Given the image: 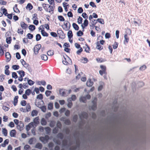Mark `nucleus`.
Listing matches in <instances>:
<instances>
[{
  "mask_svg": "<svg viewBox=\"0 0 150 150\" xmlns=\"http://www.w3.org/2000/svg\"><path fill=\"white\" fill-rule=\"evenodd\" d=\"M28 83L30 86L33 85L35 83V82L31 79H29L27 78Z\"/></svg>",
  "mask_w": 150,
  "mask_h": 150,
  "instance_id": "obj_32",
  "label": "nucleus"
},
{
  "mask_svg": "<svg viewBox=\"0 0 150 150\" xmlns=\"http://www.w3.org/2000/svg\"><path fill=\"white\" fill-rule=\"evenodd\" d=\"M75 140L74 141H70L69 143V146H70L73 144H75V145L72 146L71 147L69 148L70 150H76L77 149H79L80 146V142L76 139V135L74 136Z\"/></svg>",
  "mask_w": 150,
  "mask_h": 150,
  "instance_id": "obj_1",
  "label": "nucleus"
},
{
  "mask_svg": "<svg viewBox=\"0 0 150 150\" xmlns=\"http://www.w3.org/2000/svg\"><path fill=\"white\" fill-rule=\"evenodd\" d=\"M47 122L44 118H42L41 119V123L42 125H45L47 124Z\"/></svg>",
  "mask_w": 150,
  "mask_h": 150,
  "instance_id": "obj_34",
  "label": "nucleus"
},
{
  "mask_svg": "<svg viewBox=\"0 0 150 150\" xmlns=\"http://www.w3.org/2000/svg\"><path fill=\"white\" fill-rule=\"evenodd\" d=\"M16 134V131L15 129L11 130L10 132V135L11 137H14Z\"/></svg>",
  "mask_w": 150,
  "mask_h": 150,
  "instance_id": "obj_16",
  "label": "nucleus"
},
{
  "mask_svg": "<svg viewBox=\"0 0 150 150\" xmlns=\"http://www.w3.org/2000/svg\"><path fill=\"white\" fill-rule=\"evenodd\" d=\"M31 93V91L29 89H27L25 92V94L27 96H29Z\"/></svg>",
  "mask_w": 150,
  "mask_h": 150,
  "instance_id": "obj_42",
  "label": "nucleus"
},
{
  "mask_svg": "<svg viewBox=\"0 0 150 150\" xmlns=\"http://www.w3.org/2000/svg\"><path fill=\"white\" fill-rule=\"evenodd\" d=\"M41 47V45L40 44L36 45L34 48V52L35 54H37L39 50Z\"/></svg>",
  "mask_w": 150,
  "mask_h": 150,
  "instance_id": "obj_3",
  "label": "nucleus"
},
{
  "mask_svg": "<svg viewBox=\"0 0 150 150\" xmlns=\"http://www.w3.org/2000/svg\"><path fill=\"white\" fill-rule=\"evenodd\" d=\"M42 145L40 143H38L36 144L35 147L39 149H41L42 148Z\"/></svg>",
  "mask_w": 150,
  "mask_h": 150,
  "instance_id": "obj_21",
  "label": "nucleus"
},
{
  "mask_svg": "<svg viewBox=\"0 0 150 150\" xmlns=\"http://www.w3.org/2000/svg\"><path fill=\"white\" fill-rule=\"evenodd\" d=\"M36 141V139L35 137L31 138L29 140L28 143L30 144H32L34 142Z\"/></svg>",
  "mask_w": 150,
  "mask_h": 150,
  "instance_id": "obj_19",
  "label": "nucleus"
},
{
  "mask_svg": "<svg viewBox=\"0 0 150 150\" xmlns=\"http://www.w3.org/2000/svg\"><path fill=\"white\" fill-rule=\"evenodd\" d=\"M29 29L32 31H33L35 29V25H30L29 27Z\"/></svg>",
  "mask_w": 150,
  "mask_h": 150,
  "instance_id": "obj_30",
  "label": "nucleus"
},
{
  "mask_svg": "<svg viewBox=\"0 0 150 150\" xmlns=\"http://www.w3.org/2000/svg\"><path fill=\"white\" fill-rule=\"evenodd\" d=\"M146 68V65H144L142 66H141L139 68V70L140 71H144L145 70Z\"/></svg>",
  "mask_w": 150,
  "mask_h": 150,
  "instance_id": "obj_59",
  "label": "nucleus"
},
{
  "mask_svg": "<svg viewBox=\"0 0 150 150\" xmlns=\"http://www.w3.org/2000/svg\"><path fill=\"white\" fill-rule=\"evenodd\" d=\"M97 21L102 24H104V21L102 19L98 18L97 20Z\"/></svg>",
  "mask_w": 150,
  "mask_h": 150,
  "instance_id": "obj_48",
  "label": "nucleus"
},
{
  "mask_svg": "<svg viewBox=\"0 0 150 150\" xmlns=\"http://www.w3.org/2000/svg\"><path fill=\"white\" fill-rule=\"evenodd\" d=\"M118 43L117 42H115L114 44L112 45L113 48L114 49H116L118 47Z\"/></svg>",
  "mask_w": 150,
  "mask_h": 150,
  "instance_id": "obj_47",
  "label": "nucleus"
},
{
  "mask_svg": "<svg viewBox=\"0 0 150 150\" xmlns=\"http://www.w3.org/2000/svg\"><path fill=\"white\" fill-rule=\"evenodd\" d=\"M58 18L60 21H65V19L64 17L62 16H58Z\"/></svg>",
  "mask_w": 150,
  "mask_h": 150,
  "instance_id": "obj_38",
  "label": "nucleus"
},
{
  "mask_svg": "<svg viewBox=\"0 0 150 150\" xmlns=\"http://www.w3.org/2000/svg\"><path fill=\"white\" fill-rule=\"evenodd\" d=\"M92 105L90 106L91 109L95 110L97 108L96 100H93L92 101Z\"/></svg>",
  "mask_w": 150,
  "mask_h": 150,
  "instance_id": "obj_4",
  "label": "nucleus"
},
{
  "mask_svg": "<svg viewBox=\"0 0 150 150\" xmlns=\"http://www.w3.org/2000/svg\"><path fill=\"white\" fill-rule=\"evenodd\" d=\"M79 117L80 119L82 120V118L86 119L88 116V115L87 113L85 112H83L82 113L79 114Z\"/></svg>",
  "mask_w": 150,
  "mask_h": 150,
  "instance_id": "obj_6",
  "label": "nucleus"
},
{
  "mask_svg": "<svg viewBox=\"0 0 150 150\" xmlns=\"http://www.w3.org/2000/svg\"><path fill=\"white\" fill-rule=\"evenodd\" d=\"M67 101L68 102L67 105L68 107L69 108H71L73 105L71 101L70 100V99H68Z\"/></svg>",
  "mask_w": 150,
  "mask_h": 150,
  "instance_id": "obj_17",
  "label": "nucleus"
},
{
  "mask_svg": "<svg viewBox=\"0 0 150 150\" xmlns=\"http://www.w3.org/2000/svg\"><path fill=\"white\" fill-rule=\"evenodd\" d=\"M83 19L81 16H79L78 18L77 19V23L78 24H80L82 23V20Z\"/></svg>",
  "mask_w": 150,
  "mask_h": 150,
  "instance_id": "obj_39",
  "label": "nucleus"
},
{
  "mask_svg": "<svg viewBox=\"0 0 150 150\" xmlns=\"http://www.w3.org/2000/svg\"><path fill=\"white\" fill-rule=\"evenodd\" d=\"M32 19L33 20H38V18L37 17V14L34 13L33 15V18Z\"/></svg>",
  "mask_w": 150,
  "mask_h": 150,
  "instance_id": "obj_62",
  "label": "nucleus"
},
{
  "mask_svg": "<svg viewBox=\"0 0 150 150\" xmlns=\"http://www.w3.org/2000/svg\"><path fill=\"white\" fill-rule=\"evenodd\" d=\"M6 42L7 44H10L11 41V37L7 38H6Z\"/></svg>",
  "mask_w": 150,
  "mask_h": 150,
  "instance_id": "obj_41",
  "label": "nucleus"
},
{
  "mask_svg": "<svg viewBox=\"0 0 150 150\" xmlns=\"http://www.w3.org/2000/svg\"><path fill=\"white\" fill-rule=\"evenodd\" d=\"M51 93L52 92L51 91L47 90L45 92V94L47 97H48L50 95Z\"/></svg>",
  "mask_w": 150,
  "mask_h": 150,
  "instance_id": "obj_57",
  "label": "nucleus"
},
{
  "mask_svg": "<svg viewBox=\"0 0 150 150\" xmlns=\"http://www.w3.org/2000/svg\"><path fill=\"white\" fill-rule=\"evenodd\" d=\"M57 137L60 139H62L64 138V135L62 133H59L57 134Z\"/></svg>",
  "mask_w": 150,
  "mask_h": 150,
  "instance_id": "obj_35",
  "label": "nucleus"
},
{
  "mask_svg": "<svg viewBox=\"0 0 150 150\" xmlns=\"http://www.w3.org/2000/svg\"><path fill=\"white\" fill-rule=\"evenodd\" d=\"M27 38L29 39H31L33 38V34L30 33H28L27 34Z\"/></svg>",
  "mask_w": 150,
  "mask_h": 150,
  "instance_id": "obj_46",
  "label": "nucleus"
},
{
  "mask_svg": "<svg viewBox=\"0 0 150 150\" xmlns=\"http://www.w3.org/2000/svg\"><path fill=\"white\" fill-rule=\"evenodd\" d=\"M70 111L69 110H66L65 112V115L67 116V117H69L70 115Z\"/></svg>",
  "mask_w": 150,
  "mask_h": 150,
  "instance_id": "obj_53",
  "label": "nucleus"
},
{
  "mask_svg": "<svg viewBox=\"0 0 150 150\" xmlns=\"http://www.w3.org/2000/svg\"><path fill=\"white\" fill-rule=\"evenodd\" d=\"M57 34L59 35V37L62 39H64L65 37L64 33L61 30H58L57 31Z\"/></svg>",
  "mask_w": 150,
  "mask_h": 150,
  "instance_id": "obj_2",
  "label": "nucleus"
},
{
  "mask_svg": "<svg viewBox=\"0 0 150 150\" xmlns=\"http://www.w3.org/2000/svg\"><path fill=\"white\" fill-rule=\"evenodd\" d=\"M62 125L61 122L59 121H58L57 124V127L58 128L61 129L62 127Z\"/></svg>",
  "mask_w": 150,
  "mask_h": 150,
  "instance_id": "obj_58",
  "label": "nucleus"
},
{
  "mask_svg": "<svg viewBox=\"0 0 150 150\" xmlns=\"http://www.w3.org/2000/svg\"><path fill=\"white\" fill-rule=\"evenodd\" d=\"M26 109L27 112H28L30 110L31 107L29 104H28L27 105L26 107Z\"/></svg>",
  "mask_w": 150,
  "mask_h": 150,
  "instance_id": "obj_56",
  "label": "nucleus"
},
{
  "mask_svg": "<svg viewBox=\"0 0 150 150\" xmlns=\"http://www.w3.org/2000/svg\"><path fill=\"white\" fill-rule=\"evenodd\" d=\"M20 67L18 65H14L12 66V68L14 70H16L18 69Z\"/></svg>",
  "mask_w": 150,
  "mask_h": 150,
  "instance_id": "obj_45",
  "label": "nucleus"
},
{
  "mask_svg": "<svg viewBox=\"0 0 150 150\" xmlns=\"http://www.w3.org/2000/svg\"><path fill=\"white\" fill-rule=\"evenodd\" d=\"M93 84V82L90 79H89L86 82V86L88 87L91 86Z\"/></svg>",
  "mask_w": 150,
  "mask_h": 150,
  "instance_id": "obj_12",
  "label": "nucleus"
},
{
  "mask_svg": "<svg viewBox=\"0 0 150 150\" xmlns=\"http://www.w3.org/2000/svg\"><path fill=\"white\" fill-rule=\"evenodd\" d=\"M24 126V125L22 121H20L19 124L17 125V128L18 129L21 131L23 129Z\"/></svg>",
  "mask_w": 150,
  "mask_h": 150,
  "instance_id": "obj_8",
  "label": "nucleus"
},
{
  "mask_svg": "<svg viewBox=\"0 0 150 150\" xmlns=\"http://www.w3.org/2000/svg\"><path fill=\"white\" fill-rule=\"evenodd\" d=\"M41 38V37L40 34H37L35 36L36 40L37 41H38Z\"/></svg>",
  "mask_w": 150,
  "mask_h": 150,
  "instance_id": "obj_36",
  "label": "nucleus"
},
{
  "mask_svg": "<svg viewBox=\"0 0 150 150\" xmlns=\"http://www.w3.org/2000/svg\"><path fill=\"white\" fill-rule=\"evenodd\" d=\"M33 7V6L31 4L29 3L27 4V6L26 7V8L27 9L28 8L29 10L30 11L32 9Z\"/></svg>",
  "mask_w": 150,
  "mask_h": 150,
  "instance_id": "obj_25",
  "label": "nucleus"
},
{
  "mask_svg": "<svg viewBox=\"0 0 150 150\" xmlns=\"http://www.w3.org/2000/svg\"><path fill=\"white\" fill-rule=\"evenodd\" d=\"M12 78H14L15 79L17 78L18 77L17 74L15 72H12Z\"/></svg>",
  "mask_w": 150,
  "mask_h": 150,
  "instance_id": "obj_52",
  "label": "nucleus"
},
{
  "mask_svg": "<svg viewBox=\"0 0 150 150\" xmlns=\"http://www.w3.org/2000/svg\"><path fill=\"white\" fill-rule=\"evenodd\" d=\"M13 11L14 12L19 13L20 12V11L17 8V5L16 4L15 5L14 7L13 8Z\"/></svg>",
  "mask_w": 150,
  "mask_h": 150,
  "instance_id": "obj_20",
  "label": "nucleus"
},
{
  "mask_svg": "<svg viewBox=\"0 0 150 150\" xmlns=\"http://www.w3.org/2000/svg\"><path fill=\"white\" fill-rule=\"evenodd\" d=\"M59 91L60 94L61 96L65 97L67 96V90L60 89Z\"/></svg>",
  "mask_w": 150,
  "mask_h": 150,
  "instance_id": "obj_7",
  "label": "nucleus"
},
{
  "mask_svg": "<svg viewBox=\"0 0 150 150\" xmlns=\"http://www.w3.org/2000/svg\"><path fill=\"white\" fill-rule=\"evenodd\" d=\"M33 122H31L26 126V129L28 132L32 127H34Z\"/></svg>",
  "mask_w": 150,
  "mask_h": 150,
  "instance_id": "obj_9",
  "label": "nucleus"
},
{
  "mask_svg": "<svg viewBox=\"0 0 150 150\" xmlns=\"http://www.w3.org/2000/svg\"><path fill=\"white\" fill-rule=\"evenodd\" d=\"M17 72L18 73L20 76V77H23L25 75V72L23 70H20L17 71Z\"/></svg>",
  "mask_w": 150,
  "mask_h": 150,
  "instance_id": "obj_14",
  "label": "nucleus"
},
{
  "mask_svg": "<svg viewBox=\"0 0 150 150\" xmlns=\"http://www.w3.org/2000/svg\"><path fill=\"white\" fill-rule=\"evenodd\" d=\"M41 32V34L43 36H48L49 35L48 34L45 32L44 30H42Z\"/></svg>",
  "mask_w": 150,
  "mask_h": 150,
  "instance_id": "obj_27",
  "label": "nucleus"
},
{
  "mask_svg": "<svg viewBox=\"0 0 150 150\" xmlns=\"http://www.w3.org/2000/svg\"><path fill=\"white\" fill-rule=\"evenodd\" d=\"M96 44L97 45L96 48L99 50H101L103 48V47L100 45V43L98 42H97Z\"/></svg>",
  "mask_w": 150,
  "mask_h": 150,
  "instance_id": "obj_15",
  "label": "nucleus"
},
{
  "mask_svg": "<svg viewBox=\"0 0 150 150\" xmlns=\"http://www.w3.org/2000/svg\"><path fill=\"white\" fill-rule=\"evenodd\" d=\"M39 108H40L41 110L43 112H46V108L45 106H39L38 103L35 104Z\"/></svg>",
  "mask_w": 150,
  "mask_h": 150,
  "instance_id": "obj_11",
  "label": "nucleus"
},
{
  "mask_svg": "<svg viewBox=\"0 0 150 150\" xmlns=\"http://www.w3.org/2000/svg\"><path fill=\"white\" fill-rule=\"evenodd\" d=\"M76 96L75 95H72L71 98H69L68 99H70V100L71 101H74L76 99Z\"/></svg>",
  "mask_w": 150,
  "mask_h": 150,
  "instance_id": "obj_37",
  "label": "nucleus"
},
{
  "mask_svg": "<svg viewBox=\"0 0 150 150\" xmlns=\"http://www.w3.org/2000/svg\"><path fill=\"white\" fill-rule=\"evenodd\" d=\"M41 59L42 60L46 61L48 59V57L47 56L44 54H41L40 56Z\"/></svg>",
  "mask_w": 150,
  "mask_h": 150,
  "instance_id": "obj_23",
  "label": "nucleus"
},
{
  "mask_svg": "<svg viewBox=\"0 0 150 150\" xmlns=\"http://www.w3.org/2000/svg\"><path fill=\"white\" fill-rule=\"evenodd\" d=\"M36 98L40 100H42L43 99L42 94H40L38 95L37 96Z\"/></svg>",
  "mask_w": 150,
  "mask_h": 150,
  "instance_id": "obj_49",
  "label": "nucleus"
},
{
  "mask_svg": "<svg viewBox=\"0 0 150 150\" xmlns=\"http://www.w3.org/2000/svg\"><path fill=\"white\" fill-rule=\"evenodd\" d=\"M62 144L63 146L65 147L67 146L68 141L67 139H64L62 142Z\"/></svg>",
  "mask_w": 150,
  "mask_h": 150,
  "instance_id": "obj_28",
  "label": "nucleus"
},
{
  "mask_svg": "<svg viewBox=\"0 0 150 150\" xmlns=\"http://www.w3.org/2000/svg\"><path fill=\"white\" fill-rule=\"evenodd\" d=\"M124 37L125 39L124 42H125V41L127 43H128L129 41V38L127 35V34H125L124 35Z\"/></svg>",
  "mask_w": 150,
  "mask_h": 150,
  "instance_id": "obj_55",
  "label": "nucleus"
},
{
  "mask_svg": "<svg viewBox=\"0 0 150 150\" xmlns=\"http://www.w3.org/2000/svg\"><path fill=\"white\" fill-rule=\"evenodd\" d=\"M50 130L51 129L49 127H46L45 128V130L46 132V134H49L50 132Z\"/></svg>",
  "mask_w": 150,
  "mask_h": 150,
  "instance_id": "obj_61",
  "label": "nucleus"
},
{
  "mask_svg": "<svg viewBox=\"0 0 150 150\" xmlns=\"http://www.w3.org/2000/svg\"><path fill=\"white\" fill-rule=\"evenodd\" d=\"M56 122L54 121H52L50 122V126L51 127H53L56 125Z\"/></svg>",
  "mask_w": 150,
  "mask_h": 150,
  "instance_id": "obj_33",
  "label": "nucleus"
},
{
  "mask_svg": "<svg viewBox=\"0 0 150 150\" xmlns=\"http://www.w3.org/2000/svg\"><path fill=\"white\" fill-rule=\"evenodd\" d=\"M38 113L36 110H33L31 113V115L32 116H34L35 115H36Z\"/></svg>",
  "mask_w": 150,
  "mask_h": 150,
  "instance_id": "obj_60",
  "label": "nucleus"
},
{
  "mask_svg": "<svg viewBox=\"0 0 150 150\" xmlns=\"http://www.w3.org/2000/svg\"><path fill=\"white\" fill-rule=\"evenodd\" d=\"M5 56L6 58V61L8 62H9L11 60V57L10 53L8 52H6V53Z\"/></svg>",
  "mask_w": 150,
  "mask_h": 150,
  "instance_id": "obj_10",
  "label": "nucleus"
},
{
  "mask_svg": "<svg viewBox=\"0 0 150 150\" xmlns=\"http://www.w3.org/2000/svg\"><path fill=\"white\" fill-rule=\"evenodd\" d=\"M48 1L50 4L53 6L54 5V0H48Z\"/></svg>",
  "mask_w": 150,
  "mask_h": 150,
  "instance_id": "obj_63",
  "label": "nucleus"
},
{
  "mask_svg": "<svg viewBox=\"0 0 150 150\" xmlns=\"http://www.w3.org/2000/svg\"><path fill=\"white\" fill-rule=\"evenodd\" d=\"M2 134H4V136H6L7 134V130L6 128H2Z\"/></svg>",
  "mask_w": 150,
  "mask_h": 150,
  "instance_id": "obj_31",
  "label": "nucleus"
},
{
  "mask_svg": "<svg viewBox=\"0 0 150 150\" xmlns=\"http://www.w3.org/2000/svg\"><path fill=\"white\" fill-rule=\"evenodd\" d=\"M68 59H69V61L67 62V61L66 59L64 57V56H63L65 60H63L62 61L63 63L65 65H67L68 64H72V61L70 58L68 57L67 56Z\"/></svg>",
  "mask_w": 150,
  "mask_h": 150,
  "instance_id": "obj_5",
  "label": "nucleus"
},
{
  "mask_svg": "<svg viewBox=\"0 0 150 150\" xmlns=\"http://www.w3.org/2000/svg\"><path fill=\"white\" fill-rule=\"evenodd\" d=\"M83 32L81 31V30H79L77 32V36L78 37H80L83 35Z\"/></svg>",
  "mask_w": 150,
  "mask_h": 150,
  "instance_id": "obj_44",
  "label": "nucleus"
},
{
  "mask_svg": "<svg viewBox=\"0 0 150 150\" xmlns=\"http://www.w3.org/2000/svg\"><path fill=\"white\" fill-rule=\"evenodd\" d=\"M53 108V104L52 103H50L48 104V108L49 110H51Z\"/></svg>",
  "mask_w": 150,
  "mask_h": 150,
  "instance_id": "obj_40",
  "label": "nucleus"
},
{
  "mask_svg": "<svg viewBox=\"0 0 150 150\" xmlns=\"http://www.w3.org/2000/svg\"><path fill=\"white\" fill-rule=\"evenodd\" d=\"M54 54V51L52 50H50L47 52V54L48 56H52Z\"/></svg>",
  "mask_w": 150,
  "mask_h": 150,
  "instance_id": "obj_43",
  "label": "nucleus"
},
{
  "mask_svg": "<svg viewBox=\"0 0 150 150\" xmlns=\"http://www.w3.org/2000/svg\"><path fill=\"white\" fill-rule=\"evenodd\" d=\"M26 102L24 100L22 101L21 102V104L22 106H25L26 104Z\"/></svg>",
  "mask_w": 150,
  "mask_h": 150,
  "instance_id": "obj_64",
  "label": "nucleus"
},
{
  "mask_svg": "<svg viewBox=\"0 0 150 150\" xmlns=\"http://www.w3.org/2000/svg\"><path fill=\"white\" fill-rule=\"evenodd\" d=\"M80 100L83 103H86V97L85 96L81 97L80 98Z\"/></svg>",
  "mask_w": 150,
  "mask_h": 150,
  "instance_id": "obj_26",
  "label": "nucleus"
},
{
  "mask_svg": "<svg viewBox=\"0 0 150 150\" xmlns=\"http://www.w3.org/2000/svg\"><path fill=\"white\" fill-rule=\"evenodd\" d=\"M67 35L69 39H70L73 36V33L71 30H69L67 33Z\"/></svg>",
  "mask_w": 150,
  "mask_h": 150,
  "instance_id": "obj_18",
  "label": "nucleus"
},
{
  "mask_svg": "<svg viewBox=\"0 0 150 150\" xmlns=\"http://www.w3.org/2000/svg\"><path fill=\"white\" fill-rule=\"evenodd\" d=\"M58 128L57 127H55L53 129L52 132L54 134H55L58 132Z\"/></svg>",
  "mask_w": 150,
  "mask_h": 150,
  "instance_id": "obj_50",
  "label": "nucleus"
},
{
  "mask_svg": "<svg viewBox=\"0 0 150 150\" xmlns=\"http://www.w3.org/2000/svg\"><path fill=\"white\" fill-rule=\"evenodd\" d=\"M18 98V96H16L14 98L13 105L15 106H16L17 103Z\"/></svg>",
  "mask_w": 150,
  "mask_h": 150,
  "instance_id": "obj_22",
  "label": "nucleus"
},
{
  "mask_svg": "<svg viewBox=\"0 0 150 150\" xmlns=\"http://www.w3.org/2000/svg\"><path fill=\"white\" fill-rule=\"evenodd\" d=\"M78 119V116L76 115H74L73 117V120L74 122H76L77 120Z\"/></svg>",
  "mask_w": 150,
  "mask_h": 150,
  "instance_id": "obj_51",
  "label": "nucleus"
},
{
  "mask_svg": "<svg viewBox=\"0 0 150 150\" xmlns=\"http://www.w3.org/2000/svg\"><path fill=\"white\" fill-rule=\"evenodd\" d=\"M73 28L76 30H79V27L78 25L75 23H73L72 24Z\"/></svg>",
  "mask_w": 150,
  "mask_h": 150,
  "instance_id": "obj_24",
  "label": "nucleus"
},
{
  "mask_svg": "<svg viewBox=\"0 0 150 150\" xmlns=\"http://www.w3.org/2000/svg\"><path fill=\"white\" fill-rule=\"evenodd\" d=\"M21 26L23 29H25L28 27V25L26 24L23 22H21L20 23Z\"/></svg>",
  "mask_w": 150,
  "mask_h": 150,
  "instance_id": "obj_13",
  "label": "nucleus"
},
{
  "mask_svg": "<svg viewBox=\"0 0 150 150\" xmlns=\"http://www.w3.org/2000/svg\"><path fill=\"white\" fill-rule=\"evenodd\" d=\"M33 124L35 123L36 125L38 124L39 123V121L38 117H36L33 120Z\"/></svg>",
  "mask_w": 150,
  "mask_h": 150,
  "instance_id": "obj_29",
  "label": "nucleus"
},
{
  "mask_svg": "<svg viewBox=\"0 0 150 150\" xmlns=\"http://www.w3.org/2000/svg\"><path fill=\"white\" fill-rule=\"evenodd\" d=\"M64 121L65 124L67 125H69L71 124V122L69 119L65 120Z\"/></svg>",
  "mask_w": 150,
  "mask_h": 150,
  "instance_id": "obj_54",
  "label": "nucleus"
}]
</instances>
